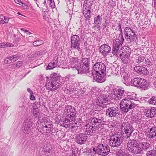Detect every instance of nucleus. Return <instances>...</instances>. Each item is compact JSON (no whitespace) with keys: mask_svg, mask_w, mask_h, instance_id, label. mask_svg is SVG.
I'll list each match as a JSON object with an SVG mask.
<instances>
[{"mask_svg":"<svg viewBox=\"0 0 156 156\" xmlns=\"http://www.w3.org/2000/svg\"><path fill=\"white\" fill-rule=\"evenodd\" d=\"M104 122L98 117H92L89 118L84 126L86 135L92 136L97 130L103 128Z\"/></svg>","mask_w":156,"mask_h":156,"instance_id":"obj_1","label":"nucleus"},{"mask_svg":"<svg viewBox=\"0 0 156 156\" xmlns=\"http://www.w3.org/2000/svg\"><path fill=\"white\" fill-rule=\"evenodd\" d=\"M136 106L133 100L125 99L122 100L120 104V109L123 113H127L130 109L134 108Z\"/></svg>","mask_w":156,"mask_h":156,"instance_id":"obj_2","label":"nucleus"},{"mask_svg":"<svg viewBox=\"0 0 156 156\" xmlns=\"http://www.w3.org/2000/svg\"><path fill=\"white\" fill-rule=\"evenodd\" d=\"M124 137L119 133H115L110 136L109 144L111 147H118L123 142Z\"/></svg>","mask_w":156,"mask_h":156,"instance_id":"obj_3","label":"nucleus"},{"mask_svg":"<svg viewBox=\"0 0 156 156\" xmlns=\"http://www.w3.org/2000/svg\"><path fill=\"white\" fill-rule=\"evenodd\" d=\"M121 134L124 138L127 139L131 135L133 130L132 126L128 122H123L121 126Z\"/></svg>","mask_w":156,"mask_h":156,"instance_id":"obj_4","label":"nucleus"},{"mask_svg":"<svg viewBox=\"0 0 156 156\" xmlns=\"http://www.w3.org/2000/svg\"><path fill=\"white\" fill-rule=\"evenodd\" d=\"M130 51L129 48L125 47L122 48L119 50V53L120 58L124 63L127 64L129 62Z\"/></svg>","mask_w":156,"mask_h":156,"instance_id":"obj_5","label":"nucleus"},{"mask_svg":"<svg viewBox=\"0 0 156 156\" xmlns=\"http://www.w3.org/2000/svg\"><path fill=\"white\" fill-rule=\"evenodd\" d=\"M118 27H119V30L120 31L119 35V37H120V40L116 39L114 42L112 52L114 55H117V53L119 49L120 45H122L124 40L123 37L121 26L120 24H119Z\"/></svg>","mask_w":156,"mask_h":156,"instance_id":"obj_6","label":"nucleus"},{"mask_svg":"<svg viewBox=\"0 0 156 156\" xmlns=\"http://www.w3.org/2000/svg\"><path fill=\"white\" fill-rule=\"evenodd\" d=\"M124 34H125V38L128 42H136L137 38L134 30L128 27L125 28Z\"/></svg>","mask_w":156,"mask_h":156,"instance_id":"obj_7","label":"nucleus"},{"mask_svg":"<svg viewBox=\"0 0 156 156\" xmlns=\"http://www.w3.org/2000/svg\"><path fill=\"white\" fill-rule=\"evenodd\" d=\"M109 99V95L104 94H101L97 101V104L103 110L104 108H107L108 105V101Z\"/></svg>","mask_w":156,"mask_h":156,"instance_id":"obj_8","label":"nucleus"},{"mask_svg":"<svg viewBox=\"0 0 156 156\" xmlns=\"http://www.w3.org/2000/svg\"><path fill=\"white\" fill-rule=\"evenodd\" d=\"M110 151V148L106 143L99 144L96 147V152L100 155L105 156L108 155Z\"/></svg>","mask_w":156,"mask_h":156,"instance_id":"obj_9","label":"nucleus"},{"mask_svg":"<svg viewBox=\"0 0 156 156\" xmlns=\"http://www.w3.org/2000/svg\"><path fill=\"white\" fill-rule=\"evenodd\" d=\"M127 146L128 150L130 152L138 154L139 143L133 140H130L128 141Z\"/></svg>","mask_w":156,"mask_h":156,"instance_id":"obj_10","label":"nucleus"},{"mask_svg":"<svg viewBox=\"0 0 156 156\" xmlns=\"http://www.w3.org/2000/svg\"><path fill=\"white\" fill-rule=\"evenodd\" d=\"M139 140H142V141L139 143L138 154H142L144 151L149 149L151 143L150 141L146 140L145 139H139Z\"/></svg>","mask_w":156,"mask_h":156,"instance_id":"obj_11","label":"nucleus"},{"mask_svg":"<svg viewBox=\"0 0 156 156\" xmlns=\"http://www.w3.org/2000/svg\"><path fill=\"white\" fill-rule=\"evenodd\" d=\"M93 70H92V75L96 73L101 72L104 74L106 71V66L105 64L102 62H96L93 67Z\"/></svg>","mask_w":156,"mask_h":156,"instance_id":"obj_12","label":"nucleus"},{"mask_svg":"<svg viewBox=\"0 0 156 156\" xmlns=\"http://www.w3.org/2000/svg\"><path fill=\"white\" fill-rule=\"evenodd\" d=\"M106 114H108L109 117L118 118L120 116V111L118 107H112L108 108L106 110Z\"/></svg>","mask_w":156,"mask_h":156,"instance_id":"obj_13","label":"nucleus"},{"mask_svg":"<svg viewBox=\"0 0 156 156\" xmlns=\"http://www.w3.org/2000/svg\"><path fill=\"white\" fill-rule=\"evenodd\" d=\"M80 37L77 35L72 36L71 40V47L72 49H76L80 51Z\"/></svg>","mask_w":156,"mask_h":156,"instance_id":"obj_14","label":"nucleus"},{"mask_svg":"<svg viewBox=\"0 0 156 156\" xmlns=\"http://www.w3.org/2000/svg\"><path fill=\"white\" fill-rule=\"evenodd\" d=\"M32 122L30 119L25 120L22 127L23 132L26 134H30L32 129Z\"/></svg>","mask_w":156,"mask_h":156,"instance_id":"obj_15","label":"nucleus"},{"mask_svg":"<svg viewBox=\"0 0 156 156\" xmlns=\"http://www.w3.org/2000/svg\"><path fill=\"white\" fill-rule=\"evenodd\" d=\"M61 84V82L60 81H51L47 83L45 86L47 89L51 91H54L59 88Z\"/></svg>","mask_w":156,"mask_h":156,"instance_id":"obj_16","label":"nucleus"},{"mask_svg":"<svg viewBox=\"0 0 156 156\" xmlns=\"http://www.w3.org/2000/svg\"><path fill=\"white\" fill-rule=\"evenodd\" d=\"M65 111L66 112V114L68 117L73 118L75 117L76 112L73 107L71 106H67L65 108Z\"/></svg>","mask_w":156,"mask_h":156,"instance_id":"obj_17","label":"nucleus"},{"mask_svg":"<svg viewBox=\"0 0 156 156\" xmlns=\"http://www.w3.org/2000/svg\"><path fill=\"white\" fill-rule=\"evenodd\" d=\"M88 136L84 133H80L76 135V141L80 144H84L87 141Z\"/></svg>","mask_w":156,"mask_h":156,"instance_id":"obj_18","label":"nucleus"},{"mask_svg":"<svg viewBox=\"0 0 156 156\" xmlns=\"http://www.w3.org/2000/svg\"><path fill=\"white\" fill-rule=\"evenodd\" d=\"M124 91L122 88L114 89L113 94L114 95L115 98L117 100L121 99L124 94Z\"/></svg>","mask_w":156,"mask_h":156,"instance_id":"obj_19","label":"nucleus"},{"mask_svg":"<svg viewBox=\"0 0 156 156\" xmlns=\"http://www.w3.org/2000/svg\"><path fill=\"white\" fill-rule=\"evenodd\" d=\"M79 60L78 58L76 57L71 58L69 62V67H71L76 70L78 66V65L79 64Z\"/></svg>","mask_w":156,"mask_h":156,"instance_id":"obj_20","label":"nucleus"},{"mask_svg":"<svg viewBox=\"0 0 156 156\" xmlns=\"http://www.w3.org/2000/svg\"><path fill=\"white\" fill-rule=\"evenodd\" d=\"M111 48L110 46L106 44L101 45L100 48V52L104 56H107L110 52Z\"/></svg>","mask_w":156,"mask_h":156,"instance_id":"obj_21","label":"nucleus"},{"mask_svg":"<svg viewBox=\"0 0 156 156\" xmlns=\"http://www.w3.org/2000/svg\"><path fill=\"white\" fill-rule=\"evenodd\" d=\"M145 115L147 117L153 118L156 115V108L153 107L151 108L146 109L145 110Z\"/></svg>","mask_w":156,"mask_h":156,"instance_id":"obj_22","label":"nucleus"},{"mask_svg":"<svg viewBox=\"0 0 156 156\" xmlns=\"http://www.w3.org/2000/svg\"><path fill=\"white\" fill-rule=\"evenodd\" d=\"M134 70L138 73L146 75L148 71L146 68L140 66H136L134 67Z\"/></svg>","mask_w":156,"mask_h":156,"instance_id":"obj_23","label":"nucleus"},{"mask_svg":"<svg viewBox=\"0 0 156 156\" xmlns=\"http://www.w3.org/2000/svg\"><path fill=\"white\" fill-rule=\"evenodd\" d=\"M76 70L77 71L78 73H86L89 72V67H86L80 64V66H78Z\"/></svg>","mask_w":156,"mask_h":156,"instance_id":"obj_24","label":"nucleus"},{"mask_svg":"<svg viewBox=\"0 0 156 156\" xmlns=\"http://www.w3.org/2000/svg\"><path fill=\"white\" fill-rule=\"evenodd\" d=\"M58 57L55 56L53 58L52 62L50 63L47 67V69H51L56 67L58 64Z\"/></svg>","mask_w":156,"mask_h":156,"instance_id":"obj_25","label":"nucleus"},{"mask_svg":"<svg viewBox=\"0 0 156 156\" xmlns=\"http://www.w3.org/2000/svg\"><path fill=\"white\" fill-rule=\"evenodd\" d=\"M94 79L98 83H101L105 81V79L104 78V76L99 73H94Z\"/></svg>","mask_w":156,"mask_h":156,"instance_id":"obj_26","label":"nucleus"},{"mask_svg":"<svg viewBox=\"0 0 156 156\" xmlns=\"http://www.w3.org/2000/svg\"><path fill=\"white\" fill-rule=\"evenodd\" d=\"M93 2L92 0H85L83 5V10H91Z\"/></svg>","mask_w":156,"mask_h":156,"instance_id":"obj_27","label":"nucleus"},{"mask_svg":"<svg viewBox=\"0 0 156 156\" xmlns=\"http://www.w3.org/2000/svg\"><path fill=\"white\" fill-rule=\"evenodd\" d=\"M60 125L65 127L67 128L70 125V121L68 119L62 118L59 121Z\"/></svg>","mask_w":156,"mask_h":156,"instance_id":"obj_28","label":"nucleus"},{"mask_svg":"<svg viewBox=\"0 0 156 156\" xmlns=\"http://www.w3.org/2000/svg\"><path fill=\"white\" fill-rule=\"evenodd\" d=\"M142 79L138 77L134 78L131 80V84L136 87H139Z\"/></svg>","mask_w":156,"mask_h":156,"instance_id":"obj_29","label":"nucleus"},{"mask_svg":"<svg viewBox=\"0 0 156 156\" xmlns=\"http://www.w3.org/2000/svg\"><path fill=\"white\" fill-rule=\"evenodd\" d=\"M149 85L150 84L149 82L146 80L142 79L139 87L144 90H145L148 89V88L149 87Z\"/></svg>","mask_w":156,"mask_h":156,"instance_id":"obj_30","label":"nucleus"},{"mask_svg":"<svg viewBox=\"0 0 156 156\" xmlns=\"http://www.w3.org/2000/svg\"><path fill=\"white\" fill-rule=\"evenodd\" d=\"M149 138H154L156 136V127H153L150 129L149 134H148Z\"/></svg>","mask_w":156,"mask_h":156,"instance_id":"obj_31","label":"nucleus"},{"mask_svg":"<svg viewBox=\"0 0 156 156\" xmlns=\"http://www.w3.org/2000/svg\"><path fill=\"white\" fill-rule=\"evenodd\" d=\"M83 13L87 19H89L91 16V10H83Z\"/></svg>","mask_w":156,"mask_h":156,"instance_id":"obj_32","label":"nucleus"},{"mask_svg":"<svg viewBox=\"0 0 156 156\" xmlns=\"http://www.w3.org/2000/svg\"><path fill=\"white\" fill-rule=\"evenodd\" d=\"M81 61L83 64V65L86 66V67H89L90 64V60L89 58H84L82 59Z\"/></svg>","mask_w":156,"mask_h":156,"instance_id":"obj_33","label":"nucleus"},{"mask_svg":"<svg viewBox=\"0 0 156 156\" xmlns=\"http://www.w3.org/2000/svg\"><path fill=\"white\" fill-rule=\"evenodd\" d=\"M146 155L147 156H156V147L153 150L148 151Z\"/></svg>","mask_w":156,"mask_h":156,"instance_id":"obj_34","label":"nucleus"},{"mask_svg":"<svg viewBox=\"0 0 156 156\" xmlns=\"http://www.w3.org/2000/svg\"><path fill=\"white\" fill-rule=\"evenodd\" d=\"M13 62L11 56H9L5 58L4 61V63H5L8 64H10L13 63Z\"/></svg>","mask_w":156,"mask_h":156,"instance_id":"obj_35","label":"nucleus"},{"mask_svg":"<svg viewBox=\"0 0 156 156\" xmlns=\"http://www.w3.org/2000/svg\"><path fill=\"white\" fill-rule=\"evenodd\" d=\"M148 102L150 104L156 105V96L152 97Z\"/></svg>","mask_w":156,"mask_h":156,"instance_id":"obj_36","label":"nucleus"},{"mask_svg":"<svg viewBox=\"0 0 156 156\" xmlns=\"http://www.w3.org/2000/svg\"><path fill=\"white\" fill-rule=\"evenodd\" d=\"M89 155H90V156H96L97 154L96 152V148H94L90 150V152H89Z\"/></svg>","mask_w":156,"mask_h":156,"instance_id":"obj_37","label":"nucleus"},{"mask_svg":"<svg viewBox=\"0 0 156 156\" xmlns=\"http://www.w3.org/2000/svg\"><path fill=\"white\" fill-rule=\"evenodd\" d=\"M44 43L43 41L41 40H37L34 41L33 44L35 46H37L42 44Z\"/></svg>","mask_w":156,"mask_h":156,"instance_id":"obj_38","label":"nucleus"},{"mask_svg":"<svg viewBox=\"0 0 156 156\" xmlns=\"http://www.w3.org/2000/svg\"><path fill=\"white\" fill-rule=\"evenodd\" d=\"M43 151L44 152V155L45 156H50L51 155V149L50 148L47 149L46 148H44Z\"/></svg>","mask_w":156,"mask_h":156,"instance_id":"obj_39","label":"nucleus"},{"mask_svg":"<svg viewBox=\"0 0 156 156\" xmlns=\"http://www.w3.org/2000/svg\"><path fill=\"white\" fill-rule=\"evenodd\" d=\"M145 59L144 56H139L137 58L135 59V62L137 63H140L143 62Z\"/></svg>","mask_w":156,"mask_h":156,"instance_id":"obj_40","label":"nucleus"},{"mask_svg":"<svg viewBox=\"0 0 156 156\" xmlns=\"http://www.w3.org/2000/svg\"><path fill=\"white\" fill-rule=\"evenodd\" d=\"M59 77L57 75H54L52 76L51 79V81L59 82Z\"/></svg>","mask_w":156,"mask_h":156,"instance_id":"obj_41","label":"nucleus"},{"mask_svg":"<svg viewBox=\"0 0 156 156\" xmlns=\"http://www.w3.org/2000/svg\"><path fill=\"white\" fill-rule=\"evenodd\" d=\"M126 154L121 150H119L117 153V156H126Z\"/></svg>","mask_w":156,"mask_h":156,"instance_id":"obj_42","label":"nucleus"},{"mask_svg":"<svg viewBox=\"0 0 156 156\" xmlns=\"http://www.w3.org/2000/svg\"><path fill=\"white\" fill-rule=\"evenodd\" d=\"M23 64V62L21 61H19L17 62L16 63L14 64L13 65L15 66L16 67L19 68L21 67Z\"/></svg>","mask_w":156,"mask_h":156,"instance_id":"obj_43","label":"nucleus"},{"mask_svg":"<svg viewBox=\"0 0 156 156\" xmlns=\"http://www.w3.org/2000/svg\"><path fill=\"white\" fill-rule=\"evenodd\" d=\"M83 90L85 92L86 95H88L89 92L91 91V90L87 87H86L83 89Z\"/></svg>","mask_w":156,"mask_h":156,"instance_id":"obj_44","label":"nucleus"},{"mask_svg":"<svg viewBox=\"0 0 156 156\" xmlns=\"http://www.w3.org/2000/svg\"><path fill=\"white\" fill-rule=\"evenodd\" d=\"M11 57H12V59L14 62L20 58V56L18 55H12Z\"/></svg>","mask_w":156,"mask_h":156,"instance_id":"obj_45","label":"nucleus"},{"mask_svg":"<svg viewBox=\"0 0 156 156\" xmlns=\"http://www.w3.org/2000/svg\"><path fill=\"white\" fill-rule=\"evenodd\" d=\"M140 21H142L143 23H142V24H143V25H147V24L149 25L150 24H151V20H149L148 21V20H140Z\"/></svg>","mask_w":156,"mask_h":156,"instance_id":"obj_46","label":"nucleus"},{"mask_svg":"<svg viewBox=\"0 0 156 156\" xmlns=\"http://www.w3.org/2000/svg\"><path fill=\"white\" fill-rule=\"evenodd\" d=\"M80 128L78 127L77 126H71V129H72V130L74 131H75L76 133H77L79 132V129Z\"/></svg>","mask_w":156,"mask_h":156,"instance_id":"obj_47","label":"nucleus"},{"mask_svg":"<svg viewBox=\"0 0 156 156\" xmlns=\"http://www.w3.org/2000/svg\"><path fill=\"white\" fill-rule=\"evenodd\" d=\"M72 154V156H79L78 151L76 149H74L73 150Z\"/></svg>","mask_w":156,"mask_h":156,"instance_id":"obj_48","label":"nucleus"},{"mask_svg":"<svg viewBox=\"0 0 156 156\" xmlns=\"http://www.w3.org/2000/svg\"><path fill=\"white\" fill-rule=\"evenodd\" d=\"M51 7L54 8L55 7L54 2L53 0H51V1L49 2Z\"/></svg>","mask_w":156,"mask_h":156,"instance_id":"obj_49","label":"nucleus"},{"mask_svg":"<svg viewBox=\"0 0 156 156\" xmlns=\"http://www.w3.org/2000/svg\"><path fill=\"white\" fill-rule=\"evenodd\" d=\"M64 91L67 93H69V94L72 93L73 92V90L72 89H65Z\"/></svg>","mask_w":156,"mask_h":156,"instance_id":"obj_50","label":"nucleus"},{"mask_svg":"<svg viewBox=\"0 0 156 156\" xmlns=\"http://www.w3.org/2000/svg\"><path fill=\"white\" fill-rule=\"evenodd\" d=\"M36 53L37 55H41L44 54L45 52L43 51H37Z\"/></svg>","mask_w":156,"mask_h":156,"instance_id":"obj_51","label":"nucleus"},{"mask_svg":"<svg viewBox=\"0 0 156 156\" xmlns=\"http://www.w3.org/2000/svg\"><path fill=\"white\" fill-rule=\"evenodd\" d=\"M145 62L146 64L145 65L147 66H150L151 63L149 61V60L147 59H145Z\"/></svg>","mask_w":156,"mask_h":156,"instance_id":"obj_52","label":"nucleus"},{"mask_svg":"<svg viewBox=\"0 0 156 156\" xmlns=\"http://www.w3.org/2000/svg\"><path fill=\"white\" fill-rule=\"evenodd\" d=\"M8 46V45L4 43H1V48H4Z\"/></svg>","mask_w":156,"mask_h":156,"instance_id":"obj_53","label":"nucleus"},{"mask_svg":"<svg viewBox=\"0 0 156 156\" xmlns=\"http://www.w3.org/2000/svg\"><path fill=\"white\" fill-rule=\"evenodd\" d=\"M8 21L9 20H0V23L4 24V23H7Z\"/></svg>","mask_w":156,"mask_h":156,"instance_id":"obj_54","label":"nucleus"},{"mask_svg":"<svg viewBox=\"0 0 156 156\" xmlns=\"http://www.w3.org/2000/svg\"><path fill=\"white\" fill-rule=\"evenodd\" d=\"M33 114L34 116H37L39 114V112L37 111L34 110L33 111Z\"/></svg>","mask_w":156,"mask_h":156,"instance_id":"obj_55","label":"nucleus"},{"mask_svg":"<svg viewBox=\"0 0 156 156\" xmlns=\"http://www.w3.org/2000/svg\"><path fill=\"white\" fill-rule=\"evenodd\" d=\"M30 99L31 100H34L35 99V97L33 95V94H30Z\"/></svg>","mask_w":156,"mask_h":156,"instance_id":"obj_56","label":"nucleus"},{"mask_svg":"<svg viewBox=\"0 0 156 156\" xmlns=\"http://www.w3.org/2000/svg\"><path fill=\"white\" fill-rule=\"evenodd\" d=\"M22 5H23V7L24 9H28L29 7L28 6L26 5L25 3H22Z\"/></svg>","mask_w":156,"mask_h":156,"instance_id":"obj_57","label":"nucleus"},{"mask_svg":"<svg viewBox=\"0 0 156 156\" xmlns=\"http://www.w3.org/2000/svg\"><path fill=\"white\" fill-rule=\"evenodd\" d=\"M15 2L18 4L21 5L20 4L21 3L22 4L23 3L20 0H14Z\"/></svg>","mask_w":156,"mask_h":156,"instance_id":"obj_58","label":"nucleus"},{"mask_svg":"<svg viewBox=\"0 0 156 156\" xmlns=\"http://www.w3.org/2000/svg\"><path fill=\"white\" fill-rule=\"evenodd\" d=\"M153 21H151V24H152L153 23L154 26H156V20H152Z\"/></svg>","mask_w":156,"mask_h":156,"instance_id":"obj_59","label":"nucleus"},{"mask_svg":"<svg viewBox=\"0 0 156 156\" xmlns=\"http://www.w3.org/2000/svg\"><path fill=\"white\" fill-rule=\"evenodd\" d=\"M27 90L30 93V94H33V92L30 90V88H28L27 89Z\"/></svg>","mask_w":156,"mask_h":156,"instance_id":"obj_60","label":"nucleus"},{"mask_svg":"<svg viewBox=\"0 0 156 156\" xmlns=\"http://www.w3.org/2000/svg\"><path fill=\"white\" fill-rule=\"evenodd\" d=\"M0 20H6V18L4 16L1 15L0 16Z\"/></svg>","mask_w":156,"mask_h":156,"instance_id":"obj_61","label":"nucleus"},{"mask_svg":"<svg viewBox=\"0 0 156 156\" xmlns=\"http://www.w3.org/2000/svg\"><path fill=\"white\" fill-rule=\"evenodd\" d=\"M94 23L95 24H98L99 23V22H100V20H94Z\"/></svg>","mask_w":156,"mask_h":156,"instance_id":"obj_62","label":"nucleus"},{"mask_svg":"<svg viewBox=\"0 0 156 156\" xmlns=\"http://www.w3.org/2000/svg\"><path fill=\"white\" fill-rule=\"evenodd\" d=\"M25 32L28 35H30L31 33H30L29 30H25Z\"/></svg>","mask_w":156,"mask_h":156,"instance_id":"obj_63","label":"nucleus"},{"mask_svg":"<svg viewBox=\"0 0 156 156\" xmlns=\"http://www.w3.org/2000/svg\"><path fill=\"white\" fill-rule=\"evenodd\" d=\"M48 128H49V129H51L52 128V125L50 123L48 124Z\"/></svg>","mask_w":156,"mask_h":156,"instance_id":"obj_64","label":"nucleus"}]
</instances>
